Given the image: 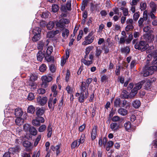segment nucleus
I'll list each match as a JSON object with an SVG mask.
<instances>
[{
	"instance_id": "obj_1",
	"label": "nucleus",
	"mask_w": 157,
	"mask_h": 157,
	"mask_svg": "<svg viewBox=\"0 0 157 157\" xmlns=\"http://www.w3.org/2000/svg\"><path fill=\"white\" fill-rule=\"evenodd\" d=\"M92 80V78H88L86 80V82H82L80 87V95L78 98V101L80 103L84 102V100L88 98L89 95L88 87Z\"/></svg>"
},
{
	"instance_id": "obj_2",
	"label": "nucleus",
	"mask_w": 157,
	"mask_h": 157,
	"mask_svg": "<svg viewBox=\"0 0 157 157\" xmlns=\"http://www.w3.org/2000/svg\"><path fill=\"white\" fill-rule=\"evenodd\" d=\"M135 48L143 52L146 50L149 47V45L144 40H140L137 42L135 45Z\"/></svg>"
},
{
	"instance_id": "obj_3",
	"label": "nucleus",
	"mask_w": 157,
	"mask_h": 157,
	"mask_svg": "<svg viewBox=\"0 0 157 157\" xmlns=\"http://www.w3.org/2000/svg\"><path fill=\"white\" fill-rule=\"evenodd\" d=\"M157 70V67L155 66H152L149 67L147 66H145L143 69V76L147 77L152 75L154 71Z\"/></svg>"
},
{
	"instance_id": "obj_4",
	"label": "nucleus",
	"mask_w": 157,
	"mask_h": 157,
	"mask_svg": "<svg viewBox=\"0 0 157 157\" xmlns=\"http://www.w3.org/2000/svg\"><path fill=\"white\" fill-rule=\"evenodd\" d=\"M143 82H141L135 84L131 92L128 94V98H133L137 93V91L140 89L142 87Z\"/></svg>"
},
{
	"instance_id": "obj_5",
	"label": "nucleus",
	"mask_w": 157,
	"mask_h": 157,
	"mask_svg": "<svg viewBox=\"0 0 157 157\" xmlns=\"http://www.w3.org/2000/svg\"><path fill=\"white\" fill-rule=\"evenodd\" d=\"M52 80V77L51 76L47 75L42 76L41 77V86L43 88H46L48 85V83L51 82Z\"/></svg>"
},
{
	"instance_id": "obj_6",
	"label": "nucleus",
	"mask_w": 157,
	"mask_h": 157,
	"mask_svg": "<svg viewBox=\"0 0 157 157\" xmlns=\"http://www.w3.org/2000/svg\"><path fill=\"white\" fill-rule=\"evenodd\" d=\"M149 6L151 8V10L148 13V15L150 17L154 18V17H155V14L157 10V5L154 2L151 1L149 3Z\"/></svg>"
},
{
	"instance_id": "obj_7",
	"label": "nucleus",
	"mask_w": 157,
	"mask_h": 157,
	"mask_svg": "<svg viewBox=\"0 0 157 157\" xmlns=\"http://www.w3.org/2000/svg\"><path fill=\"white\" fill-rule=\"evenodd\" d=\"M93 35L94 33L93 32H90L85 38V41L82 43V45H86L92 43L94 39V36Z\"/></svg>"
},
{
	"instance_id": "obj_8",
	"label": "nucleus",
	"mask_w": 157,
	"mask_h": 157,
	"mask_svg": "<svg viewBox=\"0 0 157 157\" xmlns=\"http://www.w3.org/2000/svg\"><path fill=\"white\" fill-rule=\"evenodd\" d=\"M127 25L125 28V30L127 32L131 31L134 28V23L133 20L132 19H127L126 21Z\"/></svg>"
},
{
	"instance_id": "obj_9",
	"label": "nucleus",
	"mask_w": 157,
	"mask_h": 157,
	"mask_svg": "<svg viewBox=\"0 0 157 157\" xmlns=\"http://www.w3.org/2000/svg\"><path fill=\"white\" fill-rule=\"evenodd\" d=\"M152 57L153 59L152 61V63L155 64L157 63V50L152 52V53L149 54L147 56V60H150V59Z\"/></svg>"
},
{
	"instance_id": "obj_10",
	"label": "nucleus",
	"mask_w": 157,
	"mask_h": 157,
	"mask_svg": "<svg viewBox=\"0 0 157 157\" xmlns=\"http://www.w3.org/2000/svg\"><path fill=\"white\" fill-rule=\"evenodd\" d=\"M48 43L49 41L48 40L46 41L44 40L39 41L37 44V49L40 50V51H41L44 48H45V46H47Z\"/></svg>"
},
{
	"instance_id": "obj_11",
	"label": "nucleus",
	"mask_w": 157,
	"mask_h": 157,
	"mask_svg": "<svg viewBox=\"0 0 157 157\" xmlns=\"http://www.w3.org/2000/svg\"><path fill=\"white\" fill-rule=\"evenodd\" d=\"M47 100V97L39 96L37 98V102L39 105L43 106L46 104Z\"/></svg>"
},
{
	"instance_id": "obj_12",
	"label": "nucleus",
	"mask_w": 157,
	"mask_h": 157,
	"mask_svg": "<svg viewBox=\"0 0 157 157\" xmlns=\"http://www.w3.org/2000/svg\"><path fill=\"white\" fill-rule=\"evenodd\" d=\"M61 35L63 38L66 39L69 34V31L66 28H63L61 31Z\"/></svg>"
},
{
	"instance_id": "obj_13",
	"label": "nucleus",
	"mask_w": 157,
	"mask_h": 157,
	"mask_svg": "<svg viewBox=\"0 0 157 157\" xmlns=\"http://www.w3.org/2000/svg\"><path fill=\"white\" fill-rule=\"evenodd\" d=\"M107 141V138L106 137H105L102 139H100L98 144L100 147L103 145L104 147H105L106 146Z\"/></svg>"
},
{
	"instance_id": "obj_14",
	"label": "nucleus",
	"mask_w": 157,
	"mask_h": 157,
	"mask_svg": "<svg viewBox=\"0 0 157 157\" xmlns=\"http://www.w3.org/2000/svg\"><path fill=\"white\" fill-rule=\"evenodd\" d=\"M60 10L62 13L60 15L61 17H66L67 16V11L66 8L65 6L63 5H61Z\"/></svg>"
},
{
	"instance_id": "obj_15",
	"label": "nucleus",
	"mask_w": 157,
	"mask_h": 157,
	"mask_svg": "<svg viewBox=\"0 0 157 157\" xmlns=\"http://www.w3.org/2000/svg\"><path fill=\"white\" fill-rule=\"evenodd\" d=\"M23 111L20 108H16L14 111V115L17 117H21L23 114Z\"/></svg>"
},
{
	"instance_id": "obj_16",
	"label": "nucleus",
	"mask_w": 157,
	"mask_h": 157,
	"mask_svg": "<svg viewBox=\"0 0 157 157\" xmlns=\"http://www.w3.org/2000/svg\"><path fill=\"white\" fill-rule=\"evenodd\" d=\"M97 129V128L96 126H94L92 128L91 133V138L92 140H94L96 137Z\"/></svg>"
},
{
	"instance_id": "obj_17",
	"label": "nucleus",
	"mask_w": 157,
	"mask_h": 157,
	"mask_svg": "<svg viewBox=\"0 0 157 157\" xmlns=\"http://www.w3.org/2000/svg\"><path fill=\"white\" fill-rule=\"evenodd\" d=\"M119 125L117 124L116 123H112L110 124V128L113 131H117L119 129Z\"/></svg>"
},
{
	"instance_id": "obj_18",
	"label": "nucleus",
	"mask_w": 157,
	"mask_h": 157,
	"mask_svg": "<svg viewBox=\"0 0 157 157\" xmlns=\"http://www.w3.org/2000/svg\"><path fill=\"white\" fill-rule=\"evenodd\" d=\"M128 92L125 90H123L121 95V98L124 99H128Z\"/></svg>"
},
{
	"instance_id": "obj_19",
	"label": "nucleus",
	"mask_w": 157,
	"mask_h": 157,
	"mask_svg": "<svg viewBox=\"0 0 157 157\" xmlns=\"http://www.w3.org/2000/svg\"><path fill=\"white\" fill-rule=\"evenodd\" d=\"M36 57L38 60L41 61L44 57V55L41 51H39L37 54Z\"/></svg>"
},
{
	"instance_id": "obj_20",
	"label": "nucleus",
	"mask_w": 157,
	"mask_h": 157,
	"mask_svg": "<svg viewBox=\"0 0 157 157\" xmlns=\"http://www.w3.org/2000/svg\"><path fill=\"white\" fill-rule=\"evenodd\" d=\"M118 113L122 116H125L128 113V111L125 109L120 108L118 110Z\"/></svg>"
},
{
	"instance_id": "obj_21",
	"label": "nucleus",
	"mask_w": 157,
	"mask_h": 157,
	"mask_svg": "<svg viewBox=\"0 0 157 157\" xmlns=\"http://www.w3.org/2000/svg\"><path fill=\"white\" fill-rule=\"evenodd\" d=\"M15 122L17 125L20 126L23 124L24 120L21 117H17L15 119Z\"/></svg>"
},
{
	"instance_id": "obj_22",
	"label": "nucleus",
	"mask_w": 157,
	"mask_h": 157,
	"mask_svg": "<svg viewBox=\"0 0 157 157\" xmlns=\"http://www.w3.org/2000/svg\"><path fill=\"white\" fill-rule=\"evenodd\" d=\"M29 131L30 134L33 136H35L37 134V131L36 128L34 127H30Z\"/></svg>"
},
{
	"instance_id": "obj_23",
	"label": "nucleus",
	"mask_w": 157,
	"mask_h": 157,
	"mask_svg": "<svg viewBox=\"0 0 157 157\" xmlns=\"http://www.w3.org/2000/svg\"><path fill=\"white\" fill-rule=\"evenodd\" d=\"M68 23V19L65 18H63L59 20V27L60 25L64 26L65 24H67Z\"/></svg>"
},
{
	"instance_id": "obj_24",
	"label": "nucleus",
	"mask_w": 157,
	"mask_h": 157,
	"mask_svg": "<svg viewBox=\"0 0 157 157\" xmlns=\"http://www.w3.org/2000/svg\"><path fill=\"white\" fill-rule=\"evenodd\" d=\"M57 88V86L56 84H54L51 88V90L52 93H53L54 97H56L57 94V91L56 90Z\"/></svg>"
},
{
	"instance_id": "obj_25",
	"label": "nucleus",
	"mask_w": 157,
	"mask_h": 157,
	"mask_svg": "<svg viewBox=\"0 0 157 157\" xmlns=\"http://www.w3.org/2000/svg\"><path fill=\"white\" fill-rule=\"evenodd\" d=\"M121 50L122 53L126 54L129 53L130 51L129 47L128 46L121 48Z\"/></svg>"
},
{
	"instance_id": "obj_26",
	"label": "nucleus",
	"mask_w": 157,
	"mask_h": 157,
	"mask_svg": "<svg viewBox=\"0 0 157 157\" xmlns=\"http://www.w3.org/2000/svg\"><path fill=\"white\" fill-rule=\"evenodd\" d=\"M44 113V109L42 108H39L36 111V115L38 117H39L43 115Z\"/></svg>"
},
{
	"instance_id": "obj_27",
	"label": "nucleus",
	"mask_w": 157,
	"mask_h": 157,
	"mask_svg": "<svg viewBox=\"0 0 157 157\" xmlns=\"http://www.w3.org/2000/svg\"><path fill=\"white\" fill-rule=\"evenodd\" d=\"M121 100L120 98H116L114 101V106L116 107H119L120 106Z\"/></svg>"
},
{
	"instance_id": "obj_28",
	"label": "nucleus",
	"mask_w": 157,
	"mask_h": 157,
	"mask_svg": "<svg viewBox=\"0 0 157 157\" xmlns=\"http://www.w3.org/2000/svg\"><path fill=\"white\" fill-rule=\"evenodd\" d=\"M47 131V136L48 137H50L51 136L52 131L51 125L50 124L48 126V127Z\"/></svg>"
},
{
	"instance_id": "obj_29",
	"label": "nucleus",
	"mask_w": 157,
	"mask_h": 157,
	"mask_svg": "<svg viewBox=\"0 0 157 157\" xmlns=\"http://www.w3.org/2000/svg\"><path fill=\"white\" fill-rule=\"evenodd\" d=\"M133 106L136 108H138L140 105V101L138 100H136L134 101L132 103Z\"/></svg>"
},
{
	"instance_id": "obj_30",
	"label": "nucleus",
	"mask_w": 157,
	"mask_h": 157,
	"mask_svg": "<svg viewBox=\"0 0 157 157\" xmlns=\"http://www.w3.org/2000/svg\"><path fill=\"white\" fill-rule=\"evenodd\" d=\"M112 120L113 122H122L123 121V119L122 118H121L117 116H114L112 118Z\"/></svg>"
},
{
	"instance_id": "obj_31",
	"label": "nucleus",
	"mask_w": 157,
	"mask_h": 157,
	"mask_svg": "<svg viewBox=\"0 0 157 157\" xmlns=\"http://www.w3.org/2000/svg\"><path fill=\"white\" fill-rule=\"evenodd\" d=\"M101 53L102 50L100 49H98V48H97L95 51V56L97 58L99 59V56H101Z\"/></svg>"
},
{
	"instance_id": "obj_32",
	"label": "nucleus",
	"mask_w": 157,
	"mask_h": 157,
	"mask_svg": "<svg viewBox=\"0 0 157 157\" xmlns=\"http://www.w3.org/2000/svg\"><path fill=\"white\" fill-rule=\"evenodd\" d=\"M81 61L84 64L87 66H89L93 63L92 60H86L85 59H82L81 60Z\"/></svg>"
},
{
	"instance_id": "obj_33",
	"label": "nucleus",
	"mask_w": 157,
	"mask_h": 157,
	"mask_svg": "<svg viewBox=\"0 0 157 157\" xmlns=\"http://www.w3.org/2000/svg\"><path fill=\"white\" fill-rule=\"evenodd\" d=\"M55 25V23L53 21H50L47 24L46 26L47 29L49 30L52 29Z\"/></svg>"
},
{
	"instance_id": "obj_34",
	"label": "nucleus",
	"mask_w": 157,
	"mask_h": 157,
	"mask_svg": "<svg viewBox=\"0 0 157 157\" xmlns=\"http://www.w3.org/2000/svg\"><path fill=\"white\" fill-rule=\"evenodd\" d=\"M85 134H82L81 135L80 138L78 140V142L79 143V144H83L85 141Z\"/></svg>"
},
{
	"instance_id": "obj_35",
	"label": "nucleus",
	"mask_w": 157,
	"mask_h": 157,
	"mask_svg": "<svg viewBox=\"0 0 157 157\" xmlns=\"http://www.w3.org/2000/svg\"><path fill=\"white\" fill-rule=\"evenodd\" d=\"M35 111V108L33 105H30L29 106L28 108L27 112L28 113H33Z\"/></svg>"
},
{
	"instance_id": "obj_36",
	"label": "nucleus",
	"mask_w": 157,
	"mask_h": 157,
	"mask_svg": "<svg viewBox=\"0 0 157 157\" xmlns=\"http://www.w3.org/2000/svg\"><path fill=\"white\" fill-rule=\"evenodd\" d=\"M18 148L17 147L10 148L9 149L8 152L11 154H14V153L17 152L18 151Z\"/></svg>"
},
{
	"instance_id": "obj_37",
	"label": "nucleus",
	"mask_w": 157,
	"mask_h": 157,
	"mask_svg": "<svg viewBox=\"0 0 157 157\" xmlns=\"http://www.w3.org/2000/svg\"><path fill=\"white\" fill-rule=\"evenodd\" d=\"M79 143L78 142L77 140H76L74 141L72 143L71 145V148L73 149L75 147H78L79 145Z\"/></svg>"
},
{
	"instance_id": "obj_38",
	"label": "nucleus",
	"mask_w": 157,
	"mask_h": 157,
	"mask_svg": "<svg viewBox=\"0 0 157 157\" xmlns=\"http://www.w3.org/2000/svg\"><path fill=\"white\" fill-rule=\"evenodd\" d=\"M53 51V47L52 46L48 47L46 50V54L47 55L50 56Z\"/></svg>"
},
{
	"instance_id": "obj_39",
	"label": "nucleus",
	"mask_w": 157,
	"mask_h": 157,
	"mask_svg": "<svg viewBox=\"0 0 157 157\" xmlns=\"http://www.w3.org/2000/svg\"><path fill=\"white\" fill-rule=\"evenodd\" d=\"M121 10H122L124 16H127L128 14V9L125 8L123 7H121L120 8Z\"/></svg>"
},
{
	"instance_id": "obj_40",
	"label": "nucleus",
	"mask_w": 157,
	"mask_h": 157,
	"mask_svg": "<svg viewBox=\"0 0 157 157\" xmlns=\"http://www.w3.org/2000/svg\"><path fill=\"white\" fill-rule=\"evenodd\" d=\"M41 29L39 27L35 28L33 30V33L34 34H40Z\"/></svg>"
},
{
	"instance_id": "obj_41",
	"label": "nucleus",
	"mask_w": 157,
	"mask_h": 157,
	"mask_svg": "<svg viewBox=\"0 0 157 157\" xmlns=\"http://www.w3.org/2000/svg\"><path fill=\"white\" fill-rule=\"evenodd\" d=\"M51 148L53 151H56L57 155H58L59 153V145H57L56 146L52 145L51 146Z\"/></svg>"
},
{
	"instance_id": "obj_42",
	"label": "nucleus",
	"mask_w": 157,
	"mask_h": 157,
	"mask_svg": "<svg viewBox=\"0 0 157 157\" xmlns=\"http://www.w3.org/2000/svg\"><path fill=\"white\" fill-rule=\"evenodd\" d=\"M33 124L36 126H39L40 125V123L39 121L36 119H34L32 121Z\"/></svg>"
},
{
	"instance_id": "obj_43",
	"label": "nucleus",
	"mask_w": 157,
	"mask_h": 157,
	"mask_svg": "<svg viewBox=\"0 0 157 157\" xmlns=\"http://www.w3.org/2000/svg\"><path fill=\"white\" fill-rule=\"evenodd\" d=\"M34 35L33 37L32 40L33 41L36 42L38 41L40 39V34H34Z\"/></svg>"
},
{
	"instance_id": "obj_44",
	"label": "nucleus",
	"mask_w": 157,
	"mask_h": 157,
	"mask_svg": "<svg viewBox=\"0 0 157 157\" xmlns=\"http://www.w3.org/2000/svg\"><path fill=\"white\" fill-rule=\"evenodd\" d=\"M59 10V7L57 5L53 4L52 6V10L53 12L55 13L57 12Z\"/></svg>"
},
{
	"instance_id": "obj_45",
	"label": "nucleus",
	"mask_w": 157,
	"mask_h": 157,
	"mask_svg": "<svg viewBox=\"0 0 157 157\" xmlns=\"http://www.w3.org/2000/svg\"><path fill=\"white\" fill-rule=\"evenodd\" d=\"M47 67L46 65L44 64H41L39 67V70L41 72H43L46 70Z\"/></svg>"
},
{
	"instance_id": "obj_46",
	"label": "nucleus",
	"mask_w": 157,
	"mask_h": 157,
	"mask_svg": "<svg viewBox=\"0 0 157 157\" xmlns=\"http://www.w3.org/2000/svg\"><path fill=\"white\" fill-rule=\"evenodd\" d=\"M49 12H48V11H46L43 12L41 15V17L42 18H46L48 17L49 16Z\"/></svg>"
},
{
	"instance_id": "obj_47",
	"label": "nucleus",
	"mask_w": 157,
	"mask_h": 157,
	"mask_svg": "<svg viewBox=\"0 0 157 157\" xmlns=\"http://www.w3.org/2000/svg\"><path fill=\"white\" fill-rule=\"evenodd\" d=\"M144 20V18H140L138 21V25L140 28L143 27V23Z\"/></svg>"
},
{
	"instance_id": "obj_48",
	"label": "nucleus",
	"mask_w": 157,
	"mask_h": 157,
	"mask_svg": "<svg viewBox=\"0 0 157 157\" xmlns=\"http://www.w3.org/2000/svg\"><path fill=\"white\" fill-rule=\"evenodd\" d=\"M71 1H67L66 5V8L67 10L70 11L71 10Z\"/></svg>"
},
{
	"instance_id": "obj_49",
	"label": "nucleus",
	"mask_w": 157,
	"mask_h": 157,
	"mask_svg": "<svg viewBox=\"0 0 157 157\" xmlns=\"http://www.w3.org/2000/svg\"><path fill=\"white\" fill-rule=\"evenodd\" d=\"M112 10L113 11V12H114V14H117L118 16H119L120 17H121V13H120L119 12V10L118 8L116 7L113 8Z\"/></svg>"
},
{
	"instance_id": "obj_50",
	"label": "nucleus",
	"mask_w": 157,
	"mask_h": 157,
	"mask_svg": "<svg viewBox=\"0 0 157 157\" xmlns=\"http://www.w3.org/2000/svg\"><path fill=\"white\" fill-rule=\"evenodd\" d=\"M124 127L127 130H129L131 128V123L129 121L127 122L124 124Z\"/></svg>"
},
{
	"instance_id": "obj_51",
	"label": "nucleus",
	"mask_w": 157,
	"mask_h": 157,
	"mask_svg": "<svg viewBox=\"0 0 157 157\" xmlns=\"http://www.w3.org/2000/svg\"><path fill=\"white\" fill-rule=\"evenodd\" d=\"M37 76L33 74L30 75L29 76V80L31 81L34 82L37 79Z\"/></svg>"
},
{
	"instance_id": "obj_52",
	"label": "nucleus",
	"mask_w": 157,
	"mask_h": 157,
	"mask_svg": "<svg viewBox=\"0 0 157 157\" xmlns=\"http://www.w3.org/2000/svg\"><path fill=\"white\" fill-rule=\"evenodd\" d=\"M46 128V126L44 124H42L38 128V131L40 132H44Z\"/></svg>"
},
{
	"instance_id": "obj_53",
	"label": "nucleus",
	"mask_w": 157,
	"mask_h": 157,
	"mask_svg": "<svg viewBox=\"0 0 157 157\" xmlns=\"http://www.w3.org/2000/svg\"><path fill=\"white\" fill-rule=\"evenodd\" d=\"M48 105L49 108L50 109H52L53 108L54 106L53 105V100L52 98H50L48 101Z\"/></svg>"
},
{
	"instance_id": "obj_54",
	"label": "nucleus",
	"mask_w": 157,
	"mask_h": 157,
	"mask_svg": "<svg viewBox=\"0 0 157 157\" xmlns=\"http://www.w3.org/2000/svg\"><path fill=\"white\" fill-rule=\"evenodd\" d=\"M140 8L141 10L146 9L147 8V4L145 2H141L140 5Z\"/></svg>"
},
{
	"instance_id": "obj_55",
	"label": "nucleus",
	"mask_w": 157,
	"mask_h": 157,
	"mask_svg": "<svg viewBox=\"0 0 157 157\" xmlns=\"http://www.w3.org/2000/svg\"><path fill=\"white\" fill-rule=\"evenodd\" d=\"M23 144L24 147H29L31 145V144L30 142L28 141H24L23 142Z\"/></svg>"
},
{
	"instance_id": "obj_56",
	"label": "nucleus",
	"mask_w": 157,
	"mask_h": 157,
	"mask_svg": "<svg viewBox=\"0 0 157 157\" xmlns=\"http://www.w3.org/2000/svg\"><path fill=\"white\" fill-rule=\"evenodd\" d=\"M35 98L34 94L31 92L29 93L28 96V99L29 100H32Z\"/></svg>"
},
{
	"instance_id": "obj_57",
	"label": "nucleus",
	"mask_w": 157,
	"mask_h": 157,
	"mask_svg": "<svg viewBox=\"0 0 157 157\" xmlns=\"http://www.w3.org/2000/svg\"><path fill=\"white\" fill-rule=\"evenodd\" d=\"M93 46H89L87 47L85 50V54L88 55L90 51L93 49Z\"/></svg>"
},
{
	"instance_id": "obj_58",
	"label": "nucleus",
	"mask_w": 157,
	"mask_h": 157,
	"mask_svg": "<svg viewBox=\"0 0 157 157\" xmlns=\"http://www.w3.org/2000/svg\"><path fill=\"white\" fill-rule=\"evenodd\" d=\"M121 72V66L118 65L116 67L115 74L117 75H119Z\"/></svg>"
},
{
	"instance_id": "obj_59",
	"label": "nucleus",
	"mask_w": 157,
	"mask_h": 157,
	"mask_svg": "<svg viewBox=\"0 0 157 157\" xmlns=\"http://www.w3.org/2000/svg\"><path fill=\"white\" fill-rule=\"evenodd\" d=\"M153 18L151 17V19L153 20L152 23V25L154 26L157 25V17L155 16V17Z\"/></svg>"
},
{
	"instance_id": "obj_60",
	"label": "nucleus",
	"mask_w": 157,
	"mask_h": 157,
	"mask_svg": "<svg viewBox=\"0 0 157 157\" xmlns=\"http://www.w3.org/2000/svg\"><path fill=\"white\" fill-rule=\"evenodd\" d=\"M49 69L52 73H54L56 71V68L55 66L53 64H51L49 66Z\"/></svg>"
},
{
	"instance_id": "obj_61",
	"label": "nucleus",
	"mask_w": 157,
	"mask_h": 157,
	"mask_svg": "<svg viewBox=\"0 0 157 157\" xmlns=\"http://www.w3.org/2000/svg\"><path fill=\"white\" fill-rule=\"evenodd\" d=\"M45 92V90L42 88H40L37 90V93L39 94H43Z\"/></svg>"
},
{
	"instance_id": "obj_62",
	"label": "nucleus",
	"mask_w": 157,
	"mask_h": 157,
	"mask_svg": "<svg viewBox=\"0 0 157 157\" xmlns=\"http://www.w3.org/2000/svg\"><path fill=\"white\" fill-rule=\"evenodd\" d=\"M83 32L82 30L79 31V34L77 37V40L78 41L79 40L82 38L83 35Z\"/></svg>"
},
{
	"instance_id": "obj_63",
	"label": "nucleus",
	"mask_w": 157,
	"mask_h": 157,
	"mask_svg": "<svg viewBox=\"0 0 157 157\" xmlns=\"http://www.w3.org/2000/svg\"><path fill=\"white\" fill-rule=\"evenodd\" d=\"M53 33V31H50L47 33V37L49 38L53 37L54 36V34Z\"/></svg>"
},
{
	"instance_id": "obj_64",
	"label": "nucleus",
	"mask_w": 157,
	"mask_h": 157,
	"mask_svg": "<svg viewBox=\"0 0 157 157\" xmlns=\"http://www.w3.org/2000/svg\"><path fill=\"white\" fill-rule=\"evenodd\" d=\"M29 86L31 87V89L34 90L36 88V84L34 82L31 81L29 84Z\"/></svg>"
}]
</instances>
